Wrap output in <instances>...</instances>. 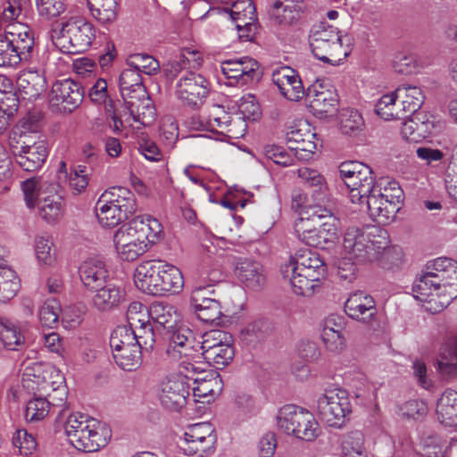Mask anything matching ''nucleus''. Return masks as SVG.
I'll return each mask as SVG.
<instances>
[{
  "label": "nucleus",
  "instance_id": "47",
  "mask_svg": "<svg viewBox=\"0 0 457 457\" xmlns=\"http://www.w3.org/2000/svg\"><path fill=\"white\" fill-rule=\"evenodd\" d=\"M396 99L395 91L383 95L376 104V113L385 120L403 118L404 114L402 108L396 105Z\"/></svg>",
  "mask_w": 457,
  "mask_h": 457
},
{
  "label": "nucleus",
  "instance_id": "39",
  "mask_svg": "<svg viewBox=\"0 0 457 457\" xmlns=\"http://www.w3.org/2000/svg\"><path fill=\"white\" fill-rule=\"evenodd\" d=\"M131 120L142 126H150L155 120L154 107L147 96L125 101Z\"/></svg>",
  "mask_w": 457,
  "mask_h": 457
},
{
  "label": "nucleus",
  "instance_id": "16",
  "mask_svg": "<svg viewBox=\"0 0 457 457\" xmlns=\"http://www.w3.org/2000/svg\"><path fill=\"white\" fill-rule=\"evenodd\" d=\"M170 311V305L162 302H154L150 310L141 303H131L127 311V327L143 326L152 319L155 323V331L171 342Z\"/></svg>",
  "mask_w": 457,
  "mask_h": 457
},
{
  "label": "nucleus",
  "instance_id": "57",
  "mask_svg": "<svg viewBox=\"0 0 457 457\" xmlns=\"http://www.w3.org/2000/svg\"><path fill=\"white\" fill-rule=\"evenodd\" d=\"M61 305L54 298L47 299L40 307L38 317L42 326L54 328L57 324Z\"/></svg>",
  "mask_w": 457,
  "mask_h": 457
},
{
  "label": "nucleus",
  "instance_id": "55",
  "mask_svg": "<svg viewBox=\"0 0 457 457\" xmlns=\"http://www.w3.org/2000/svg\"><path fill=\"white\" fill-rule=\"evenodd\" d=\"M126 65L129 67H133L135 70L145 75H152L156 72L159 68V62L154 57L143 54H137L129 56L126 61Z\"/></svg>",
  "mask_w": 457,
  "mask_h": 457
},
{
  "label": "nucleus",
  "instance_id": "54",
  "mask_svg": "<svg viewBox=\"0 0 457 457\" xmlns=\"http://www.w3.org/2000/svg\"><path fill=\"white\" fill-rule=\"evenodd\" d=\"M229 14L234 22L257 20L255 6L252 0H236L230 2Z\"/></svg>",
  "mask_w": 457,
  "mask_h": 457
},
{
  "label": "nucleus",
  "instance_id": "20",
  "mask_svg": "<svg viewBox=\"0 0 457 457\" xmlns=\"http://www.w3.org/2000/svg\"><path fill=\"white\" fill-rule=\"evenodd\" d=\"M12 141L8 142L11 154L15 163L23 170L33 172L39 170L45 163L48 149L45 141Z\"/></svg>",
  "mask_w": 457,
  "mask_h": 457
},
{
  "label": "nucleus",
  "instance_id": "29",
  "mask_svg": "<svg viewBox=\"0 0 457 457\" xmlns=\"http://www.w3.org/2000/svg\"><path fill=\"white\" fill-rule=\"evenodd\" d=\"M28 322L0 317V343L8 351H20L26 344Z\"/></svg>",
  "mask_w": 457,
  "mask_h": 457
},
{
  "label": "nucleus",
  "instance_id": "17",
  "mask_svg": "<svg viewBox=\"0 0 457 457\" xmlns=\"http://www.w3.org/2000/svg\"><path fill=\"white\" fill-rule=\"evenodd\" d=\"M110 346L115 362L125 370H133L142 361V347L137 344L132 332L127 326H119L112 333Z\"/></svg>",
  "mask_w": 457,
  "mask_h": 457
},
{
  "label": "nucleus",
  "instance_id": "58",
  "mask_svg": "<svg viewBox=\"0 0 457 457\" xmlns=\"http://www.w3.org/2000/svg\"><path fill=\"white\" fill-rule=\"evenodd\" d=\"M373 189H379L381 196L386 197L389 201H394L400 204L403 201V190L398 182L389 179H380L378 181L374 179Z\"/></svg>",
  "mask_w": 457,
  "mask_h": 457
},
{
  "label": "nucleus",
  "instance_id": "34",
  "mask_svg": "<svg viewBox=\"0 0 457 457\" xmlns=\"http://www.w3.org/2000/svg\"><path fill=\"white\" fill-rule=\"evenodd\" d=\"M11 45L25 61L30 57L34 46V37L30 29L24 23L14 22L5 25L4 33Z\"/></svg>",
  "mask_w": 457,
  "mask_h": 457
},
{
  "label": "nucleus",
  "instance_id": "4",
  "mask_svg": "<svg viewBox=\"0 0 457 457\" xmlns=\"http://www.w3.org/2000/svg\"><path fill=\"white\" fill-rule=\"evenodd\" d=\"M162 232L158 220L149 215H140L122 225L113 237L119 257L133 262L145 254L160 238Z\"/></svg>",
  "mask_w": 457,
  "mask_h": 457
},
{
  "label": "nucleus",
  "instance_id": "19",
  "mask_svg": "<svg viewBox=\"0 0 457 457\" xmlns=\"http://www.w3.org/2000/svg\"><path fill=\"white\" fill-rule=\"evenodd\" d=\"M233 339L229 333L213 329L203 335L201 342L204 359L217 369L228 365L234 357Z\"/></svg>",
  "mask_w": 457,
  "mask_h": 457
},
{
  "label": "nucleus",
  "instance_id": "18",
  "mask_svg": "<svg viewBox=\"0 0 457 457\" xmlns=\"http://www.w3.org/2000/svg\"><path fill=\"white\" fill-rule=\"evenodd\" d=\"M321 418L330 427H341L352 411L347 391L342 388L327 389L317 400Z\"/></svg>",
  "mask_w": 457,
  "mask_h": 457
},
{
  "label": "nucleus",
  "instance_id": "5",
  "mask_svg": "<svg viewBox=\"0 0 457 457\" xmlns=\"http://www.w3.org/2000/svg\"><path fill=\"white\" fill-rule=\"evenodd\" d=\"M260 108L252 95L243 96L238 104V112L229 113L220 105H214L207 117H199L195 129L206 130L230 138L243 137L246 132V120H255Z\"/></svg>",
  "mask_w": 457,
  "mask_h": 457
},
{
  "label": "nucleus",
  "instance_id": "63",
  "mask_svg": "<svg viewBox=\"0 0 457 457\" xmlns=\"http://www.w3.org/2000/svg\"><path fill=\"white\" fill-rule=\"evenodd\" d=\"M24 0H0V13L7 24L14 23L21 14Z\"/></svg>",
  "mask_w": 457,
  "mask_h": 457
},
{
  "label": "nucleus",
  "instance_id": "26",
  "mask_svg": "<svg viewBox=\"0 0 457 457\" xmlns=\"http://www.w3.org/2000/svg\"><path fill=\"white\" fill-rule=\"evenodd\" d=\"M345 312L352 320L369 324L376 318L377 307L370 295L363 291H356L345 301Z\"/></svg>",
  "mask_w": 457,
  "mask_h": 457
},
{
  "label": "nucleus",
  "instance_id": "50",
  "mask_svg": "<svg viewBox=\"0 0 457 457\" xmlns=\"http://www.w3.org/2000/svg\"><path fill=\"white\" fill-rule=\"evenodd\" d=\"M203 62L202 54L194 46H179V54L176 55L173 61V71L183 69H196L200 67Z\"/></svg>",
  "mask_w": 457,
  "mask_h": 457
},
{
  "label": "nucleus",
  "instance_id": "21",
  "mask_svg": "<svg viewBox=\"0 0 457 457\" xmlns=\"http://www.w3.org/2000/svg\"><path fill=\"white\" fill-rule=\"evenodd\" d=\"M208 80L201 74L187 72L176 83L175 94L184 105L197 107L204 104L210 88Z\"/></svg>",
  "mask_w": 457,
  "mask_h": 457
},
{
  "label": "nucleus",
  "instance_id": "51",
  "mask_svg": "<svg viewBox=\"0 0 457 457\" xmlns=\"http://www.w3.org/2000/svg\"><path fill=\"white\" fill-rule=\"evenodd\" d=\"M364 436L360 431L346 435L342 440L341 450L344 457H367L363 446Z\"/></svg>",
  "mask_w": 457,
  "mask_h": 457
},
{
  "label": "nucleus",
  "instance_id": "31",
  "mask_svg": "<svg viewBox=\"0 0 457 457\" xmlns=\"http://www.w3.org/2000/svg\"><path fill=\"white\" fill-rule=\"evenodd\" d=\"M305 10L303 0H278L273 4L270 13L278 25L292 27L298 24Z\"/></svg>",
  "mask_w": 457,
  "mask_h": 457
},
{
  "label": "nucleus",
  "instance_id": "13",
  "mask_svg": "<svg viewBox=\"0 0 457 457\" xmlns=\"http://www.w3.org/2000/svg\"><path fill=\"white\" fill-rule=\"evenodd\" d=\"M276 420L280 431L297 439L312 442L321 434L320 426L314 415L295 404L282 406Z\"/></svg>",
  "mask_w": 457,
  "mask_h": 457
},
{
  "label": "nucleus",
  "instance_id": "62",
  "mask_svg": "<svg viewBox=\"0 0 457 457\" xmlns=\"http://www.w3.org/2000/svg\"><path fill=\"white\" fill-rule=\"evenodd\" d=\"M13 445L19 449L22 455H29L37 448L35 437L25 429H19L12 437Z\"/></svg>",
  "mask_w": 457,
  "mask_h": 457
},
{
  "label": "nucleus",
  "instance_id": "33",
  "mask_svg": "<svg viewBox=\"0 0 457 457\" xmlns=\"http://www.w3.org/2000/svg\"><path fill=\"white\" fill-rule=\"evenodd\" d=\"M235 274L246 287L253 290H259L266 283L262 265L251 259H238L235 266Z\"/></svg>",
  "mask_w": 457,
  "mask_h": 457
},
{
  "label": "nucleus",
  "instance_id": "8",
  "mask_svg": "<svg viewBox=\"0 0 457 457\" xmlns=\"http://www.w3.org/2000/svg\"><path fill=\"white\" fill-rule=\"evenodd\" d=\"M26 205L37 207L38 215L48 223L58 221L64 213L65 203L61 187L54 179L30 178L21 183Z\"/></svg>",
  "mask_w": 457,
  "mask_h": 457
},
{
  "label": "nucleus",
  "instance_id": "64",
  "mask_svg": "<svg viewBox=\"0 0 457 457\" xmlns=\"http://www.w3.org/2000/svg\"><path fill=\"white\" fill-rule=\"evenodd\" d=\"M88 185V175L85 166L79 165L70 173L69 186L74 195L85 191Z\"/></svg>",
  "mask_w": 457,
  "mask_h": 457
},
{
  "label": "nucleus",
  "instance_id": "28",
  "mask_svg": "<svg viewBox=\"0 0 457 457\" xmlns=\"http://www.w3.org/2000/svg\"><path fill=\"white\" fill-rule=\"evenodd\" d=\"M272 81L280 94L290 101H298L306 94L299 74L289 67H282L272 73Z\"/></svg>",
  "mask_w": 457,
  "mask_h": 457
},
{
  "label": "nucleus",
  "instance_id": "36",
  "mask_svg": "<svg viewBox=\"0 0 457 457\" xmlns=\"http://www.w3.org/2000/svg\"><path fill=\"white\" fill-rule=\"evenodd\" d=\"M21 96L29 101L37 99L46 89V80L43 74L36 71H25L17 79Z\"/></svg>",
  "mask_w": 457,
  "mask_h": 457
},
{
  "label": "nucleus",
  "instance_id": "23",
  "mask_svg": "<svg viewBox=\"0 0 457 457\" xmlns=\"http://www.w3.org/2000/svg\"><path fill=\"white\" fill-rule=\"evenodd\" d=\"M84 99L82 87L73 79H65L55 81L48 93L49 103L71 112L77 109Z\"/></svg>",
  "mask_w": 457,
  "mask_h": 457
},
{
  "label": "nucleus",
  "instance_id": "61",
  "mask_svg": "<svg viewBox=\"0 0 457 457\" xmlns=\"http://www.w3.org/2000/svg\"><path fill=\"white\" fill-rule=\"evenodd\" d=\"M36 5L38 14L48 20L59 16L66 9L64 0H36Z\"/></svg>",
  "mask_w": 457,
  "mask_h": 457
},
{
  "label": "nucleus",
  "instance_id": "53",
  "mask_svg": "<svg viewBox=\"0 0 457 457\" xmlns=\"http://www.w3.org/2000/svg\"><path fill=\"white\" fill-rule=\"evenodd\" d=\"M298 177L308 187H313V193L317 194V199L321 200L322 195L327 189V185L323 176L316 170L303 167L298 170Z\"/></svg>",
  "mask_w": 457,
  "mask_h": 457
},
{
  "label": "nucleus",
  "instance_id": "46",
  "mask_svg": "<svg viewBox=\"0 0 457 457\" xmlns=\"http://www.w3.org/2000/svg\"><path fill=\"white\" fill-rule=\"evenodd\" d=\"M40 115L36 112H29L23 117L16 127L12 129L9 141L15 137L14 141L32 140L29 136V133H36L39 129Z\"/></svg>",
  "mask_w": 457,
  "mask_h": 457
},
{
  "label": "nucleus",
  "instance_id": "10",
  "mask_svg": "<svg viewBox=\"0 0 457 457\" xmlns=\"http://www.w3.org/2000/svg\"><path fill=\"white\" fill-rule=\"evenodd\" d=\"M53 44L62 53L79 54L87 50L96 38L94 25L81 18H71L51 31Z\"/></svg>",
  "mask_w": 457,
  "mask_h": 457
},
{
  "label": "nucleus",
  "instance_id": "25",
  "mask_svg": "<svg viewBox=\"0 0 457 457\" xmlns=\"http://www.w3.org/2000/svg\"><path fill=\"white\" fill-rule=\"evenodd\" d=\"M328 86L325 79H315L306 89L308 107L315 116L320 118L333 112L337 106L336 95Z\"/></svg>",
  "mask_w": 457,
  "mask_h": 457
},
{
  "label": "nucleus",
  "instance_id": "32",
  "mask_svg": "<svg viewBox=\"0 0 457 457\" xmlns=\"http://www.w3.org/2000/svg\"><path fill=\"white\" fill-rule=\"evenodd\" d=\"M205 286H197L192 292L191 305L198 319L206 323H214L222 316L220 303L205 297L203 291Z\"/></svg>",
  "mask_w": 457,
  "mask_h": 457
},
{
  "label": "nucleus",
  "instance_id": "24",
  "mask_svg": "<svg viewBox=\"0 0 457 457\" xmlns=\"http://www.w3.org/2000/svg\"><path fill=\"white\" fill-rule=\"evenodd\" d=\"M295 202H297V206L303 210L300 212V217L295 223V231L298 238L306 245L312 246L317 245L316 231L318 229V223L313 220L314 217H323L320 205H311L305 202V197L302 199V195H295Z\"/></svg>",
  "mask_w": 457,
  "mask_h": 457
},
{
  "label": "nucleus",
  "instance_id": "2",
  "mask_svg": "<svg viewBox=\"0 0 457 457\" xmlns=\"http://www.w3.org/2000/svg\"><path fill=\"white\" fill-rule=\"evenodd\" d=\"M338 171L353 204L366 205L370 217L378 223L388 224L395 220L401 205L381 196L379 189H373L374 176L369 166L347 162L341 163Z\"/></svg>",
  "mask_w": 457,
  "mask_h": 457
},
{
  "label": "nucleus",
  "instance_id": "37",
  "mask_svg": "<svg viewBox=\"0 0 457 457\" xmlns=\"http://www.w3.org/2000/svg\"><path fill=\"white\" fill-rule=\"evenodd\" d=\"M119 87L124 101L134 97H144L146 93L141 75L133 67L127 66L121 71Z\"/></svg>",
  "mask_w": 457,
  "mask_h": 457
},
{
  "label": "nucleus",
  "instance_id": "60",
  "mask_svg": "<svg viewBox=\"0 0 457 457\" xmlns=\"http://www.w3.org/2000/svg\"><path fill=\"white\" fill-rule=\"evenodd\" d=\"M25 61L11 45L4 35L0 34V67H12Z\"/></svg>",
  "mask_w": 457,
  "mask_h": 457
},
{
  "label": "nucleus",
  "instance_id": "45",
  "mask_svg": "<svg viewBox=\"0 0 457 457\" xmlns=\"http://www.w3.org/2000/svg\"><path fill=\"white\" fill-rule=\"evenodd\" d=\"M53 239L49 236H38L34 240V253L40 266L51 267L56 262Z\"/></svg>",
  "mask_w": 457,
  "mask_h": 457
},
{
  "label": "nucleus",
  "instance_id": "12",
  "mask_svg": "<svg viewBox=\"0 0 457 457\" xmlns=\"http://www.w3.org/2000/svg\"><path fill=\"white\" fill-rule=\"evenodd\" d=\"M196 352L189 346L182 353L173 348V410L189 403L192 381L203 370L195 365Z\"/></svg>",
  "mask_w": 457,
  "mask_h": 457
},
{
  "label": "nucleus",
  "instance_id": "44",
  "mask_svg": "<svg viewBox=\"0 0 457 457\" xmlns=\"http://www.w3.org/2000/svg\"><path fill=\"white\" fill-rule=\"evenodd\" d=\"M439 371L445 376L457 375V335L448 340L437 361Z\"/></svg>",
  "mask_w": 457,
  "mask_h": 457
},
{
  "label": "nucleus",
  "instance_id": "22",
  "mask_svg": "<svg viewBox=\"0 0 457 457\" xmlns=\"http://www.w3.org/2000/svg\"><path fill=\"white\" fill-rule=\"evenodd\" d=\"M220 68L228 83L235 86L255 83L262 76L259 62L248 56L226 60L221 62Z\"/></svg>",
  "mask_w": 457,
  "mask_h": 457
},
{
  "label": "nucleus",
  "instance_id": "9",
  "mask_svg": "<svg viewBox=\"0 0 457 457\" xmlns=\"http://www.w3.org/2000/svg\"><path fill=\"white\" fill-rule=\"evenodd\" d=\"M137 210L134 194L127 187H113L101 195L96 214L102 227L112 228L127 220Z\"/></svg>",
  "mask_w": 457,
  "mask_h": 457
},
{
  "label": "nucleus",
  "instance_id": "43",
  "mask_svg": "<svg viewBox=\"0 0 457 457\" xmlns=\"http://www.w3.org/2000/svg\"><path fill=\"white\" fill-rule=\"evenodd\" d=\"M397 99L402 101L403 114L416 112L423 104L425 96L422 89L417 86L403 85L395 90Z\"/></svg>",
  "mask_w": 457,
  "mask_h": 457
},
{
  "label": "nucleus",
  "instance_id": "6",
  "mask_svg": "<svg viewBox=\"0 0 457 457\" xmlns=\"http://www.w3.org/2000/svg\"><path fill=\"white\" fill-rule=\"evenodd\" d=\"M280 273L295 295L311 296L325 275V265L318 253L303 250L281 265Z\"/></svg>",
  "mask_w": 457,
  "mask_h": 457
},
{
  "label": "nucleus",
  "instance_id": "27",
  "mask_svg": "<svg viewBox=\"0 0 457 457\" xmlns=\"http://www.w3.org/2000/svg\"><path fill=\"white\" fill-rule=\"evenodd\" d=\"M221 390L220 377L212 370H202L192 381V401L209 403L220 394Z\"/></svg>",
  "mask_w": 457,
  "mask_h": 457
},
{
  "label": "nucleus",
  "instance_id": "59",
  "mask_svg": "<svg viewBox=\"0 0 457 457\" xmlns=\"http://www.w3.org/2000/svg\"><path fill=\"white\" fill-rule=\"evenodd\" d=\"M262 154L267 159L283 167L292 165L295 161L293 154L280 145H266L262 148Z\"/></svg>",
  "mask_w": 457,
  "mask_h": 457
},
{
  "label": "nucleus",
  "instance_id": "15",
  "mask_svg": "<svg viewBox=\"0 0 457 457\" xmlns=\"http://www.w3.org/2000/svg\"><path fill=\"white\" fill-rule=\"evenodd\" d=\"M176 437L177 455L183 453L204 457L214 451L217 441L215 429L208 422L189 425L182 434L176 433Z\"/></svg>",
  "mask_w": 457,
  "mask_h": 457
},
{
  "label": "nucleus",
  "instance_id": "40",
  "mask_svg": "<svg viewBox=\"0 0 457 457\" xmlns=\"http://www.w3.org/2000/svg\"><path fill=\"white\" fill-rule=\"evenodd\" d=\"M321 213L323 217L313 218V220L318 223L317 245H313V247H324L326 244L334 242L337 236L338 220L337 218L326 208H322Z\"/></svg>",
  "mask_w": 457,
  "mask_h": 457
},
{
  "label": "nucleus",
  "instance_id": "48",
  "mask_svg": "<svg viewBox=\"0 0 457 457\" xmlns=\"http://www.w3.org/2000/svg\"><path fill=\"white\" fill-rule=\"evenodd\" d=\"M339 129L345 135L356 136L363 127V120L358 111L351 108L341 110L339 113Z\"/></svg>",
  "mask_w": 457,
  "mask_h": 457
},
{
  "label": "nucleus",
  "instance_id": "38",
  "mask_svg": "<svg viewBox=\"0 0 457 457\" xmlns=\"http://www.w3.org/2000/svg\"><path fill=\"white\" fill-rule=\"evenodd\" d=\"M315 133L306 121H300L287 132V141L295 150L313 153L316 149Z\"/></svg>",
  "mask_w": 457,
  "mask_h": 457
},
{
  "label": "nucleus",
  "instance_id": "11",
  "mask_svg": "<svg viewBox=\"0 0 457 457\" xmlns=\"http://www.w3.org/2000/svg\"><path fill=\"white\" fill-rule=\"evenodd\" d=\"M347 36H342L340 31L325 23H320L312 28L310 35V47L314 56L332 65H338L351 50Z\"/></svg>",
  "mask_w": 457,
  "mask_h": 457
},
{
  "label": "nucleus",
  "instance_id": "14",
  "mask_svg": "<svg viewBox=\"0 0 457 457\" xmlns=\"http://www.w3.org/2000/svg\"><path fill=\"white\" fill-rule=\"evenodd\" d=\"M135 286L148 295H163L171 288V264L162 260L143 262L134 272Z\"/></svg>",
  "mask_w": 457,
  "mask_h": 457
},
{
  "label": "nucleus",
  "instance_id": "7",
  "mask_svg": "<svg viewBox=\"0 0 457 457\" xmlns=\"http://www.w3.org/2000/svg\"><path fill=\"white\" fill-rule=\"evenodd\" d=\"M389 244L387 231L379 227H351L344 236L343 253L360 263H371L391 253Z\"/></svg>",
  "mask_w": 457,
  "mask_h": 457
},
{
  "label": "nucleus",
  "instance_id": "49",
  "mask_svg": "<svg viewBox=\"0 0 457 457\" xmlns=\"http://www.w3.org/2000/svg\"><path fill=\"white\" fill-rule=\"evenodd\" d=\"M129 328L132 332V336L135 337L137 344L139 343L140 346L145 351L148 352L152 350L154 342H156L159 337L170 343L163 336L155 331V323H154V326L149 322L143 326H136Z\"/></svg>",
  "mask_w": 457,
  "mask_h": 457
},
{
  "label": "nucleus",
  "instance_id": "42",
  "mask_svg": "<svg viewBox=\"0 0 457 457\" xmlns=\"http://www.w3.org/2000/svg\"><path fill=\"white\" fill-rule=\"evenodd\" d=\"M91 16L100 24L108 25L117 18V0H87Z\"/></svg>",
  "mask_w": 457,
  "mask_h": 457
},
{
  "label": "nucleus",
  "instance_id": "1",
  "mask_svg": "<svg viewBox=\"0 0 457 457\" xmlns=\"http://www.w3.org/2000/svg\"><path fill=\"white\" fill-rule=\"evenodd\" d=\"M54 384L44 381L41 389L46 391L51 386L53 393L47 394L49 399L36 397L29 400L25 410V419L30 422L42 420L48 415L52 404L53 411H55V408H61L57 419L63 422L65 435L73 447L85 453H93L106 445L110 438L109 430L87 414L74 412L67 415V411L62 408L67 390L64 386L54 387Z\"/></svg>",
  "mask_w": 457,
  "mask_h": 457
},
{
  "label": "nucleus",
  "instance_id": "41",
  "mask_svg": "<svg viewBox=\"0 0 457 457\" xmlns=\"http://www.w3.org/2000/svg\"><path fill=\"white\" fill-rule=\"evenodd\" d=\"M438 420L446 427L457 426V392L447 389L437 401Z\"/></svg>",
  "mask_w": 457,
  "mask_h": 457
},
{
  "label": "nucleus",
  "instance_id": "56",
  "mask_svg": "<svg viewBox=\"0 0 457 457\" xmlns=\"http://www.w3.org/2000/svg\"><path fill=\"white\" fill-rule=\"evenodd\" d=\"M392 67L395 72L403 75L417 73L420 68L417 57L408 53L397 54L393 60Z\"/></svg>",
  "mask_w": 457,
  "mask_h": 457
},
{
  "label": "nucleus",
  "instance_id": "30",
  "mask_svg": "<svg viewBox=\"0 0 457 457\" xmlns=\"http://www.w3.org/2000/svg\"><path fill=\"white\" fill-rule=\"evenodd\" d=\"M79 275L83 286L93 291L106 283L109 272L104 260L94 256L84 260L79 267Z\"/></svg>",
  "mask_w": 457,
  "mask_h": 457
},
{
  "label": "nucleus",
  "instance_id": "35",
  "mask_svg": "<svg viewBox=\"0 0 457 457\" xmlns=\"http://www.w3.org/2000/svg\"><path fill=\"white\" fill-rule=\"evenodd\" d=\"M92 306L98 312H107L118 307L125 300V291L113 283H105L93 290Z\"/></svg>",
  "mask_w": 457,
  "mask_h": 457
},
{
  "label": "nucleus",
  "instance_id": "52",
  "mask_svg": "<svg viewBox=\"0 0 457 457\" xmlns=\"http://www.w3.org/2000/svg\"><path fill=\"white\" fill-rule=\"evenodd\" d=\"M173 325V348L175 352L179 351L181 353L189 346H194V335L188 325L182 320H175Z\"/></svg>",
  "mask_w": 457,
  "mask_h": 457
},
{
  "label": "nucleus",
  "instance_id": "3",
  "mask_svg": "<svg viewBox=\"0 0 457 457\" xmlns=\"http://www.w3.org/2000/svg\"><path fill=\"white\" fill-rule=\"evenodd\" d=\"M412 294L420 302L434 303L426 308L435 312L448 306L457 297V262L445 257L428 262L414 281Z\"/></svg>",
  "mask_w": 457,
  "mask_h": 457
}]
</instances>
